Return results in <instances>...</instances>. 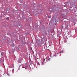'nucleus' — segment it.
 <instances>
[{
    "label": "nucleus",
    "instance_id": "nucleus-2",
    "mask_svg": "<svg viewBox=\"0 0 77 77\" xmlns=\"http://www.w3.org/2000/svg\"><path fill=\"white\" fill-rule=\"evenodd\" d=\"M51 17V16H48V18H50Z\"/></svg>",
    "mask_w": 77,
    "mask_h": 77
},
{
    "label": "nucleus",
    "instance_id": "nucleus-13",
    "mask_svg": "<svg viewBox=\"0 0 77 77\" xmlns=\"http://www.w3.org/2000/svg\"><path fill=\"white\" fill-rule=\"evenodd\" d=\"M75 31H76L77 32V30H76V29H75Z\"/></svg>",
    "mask_w": 77,
    "mask_h": 77
},
{
    "label": "nucleus",
    "instance_id": "nucleus-8",
    "mask_svg": "<svg viewBox=\"0 0 77 77\" xmlns=\"http://www.w3.org/2000/svg\"><path fill=\"white\" fill-rule=\"evenodd\" d=\"M47 32V30H45V33H46V32Z\"/></svg>",
    "mask_w": 77,
    "mask_h": 77
},
{
    "label": "nucleus",
    "instance_id": "nucleus-4",
    "mask_svg": "<svg viewBox=\"0 0 77 77\" xmlns=\"http://www.w3.org/2000/svg\"><path fill=\"white\" fill-rule=\"evenodd\" d=\"M14 44H13V45H12V47H14Z\"/></svg>",
    "mask_w": 77,
    "mask_h": 77
},
{
    "label": "nucleus",
    "instance_id": "nucleus-3",
    "mask_svg": "<svg viewBox=\"0 0 77 77\" xmlns=\"http://www.w3.org/2000/svg\"><path fill=\"white\" fill-rule=\"evenodd\" d=\"M6 19L7 20H9V17H7Z\"/></svg>",
    "mask_w": 77,
    "mask_h": 77
},
{
    "label": "nucleus",
    "instance_id": "nucleus-7",
    "mask_svg": "<svg viewBox=\"0 0 77 77\" xmlns=\"http://www.w3.org/2000/svg\"><path fill=\"white\" fill-rule=\"evenodd\" d=\"M1 55L3 57V54L2 53H1Z\"/></svg>",
    "mask_w": 77,
    "mask_h": 77
},
{
    "label": "nucleus",
    "instance_id": "nucleus-1",
    "mask_svg": "<svg viewBox=\"0 0 77 77\" xmlns=\"http://www.w3.org/2000/svg\"><path fill=\"white\" fill-rule=\"evenodd\" d=\"M75 5V2L73 0H71L70 2V6H74Z\"/></svg>",
    "mask_w": 77,
    "mask_h": 77
},
{
    "label": "nucleus",
    "instance_id": "nucleus-14",
    "mask_svg": "<svg viewBox=\"0 0 77 77\" xmlns=\"http://www.w3.org/2000/svg\"><path fill=\"white\" fill-rule=\"evenodd\" d=\"M63 21V20H61V21H62V22Z\"/></svg>",
    "mask_w": 77,
    "mask_h": 77
},
{
    "label": "nucleus",
    "instance_id": "nucleus-6",
    "mask_svg": "<svg viewBox=\"0 0 77 77\" xmlns=\"http://www.w3.org/2000/svg\"><path fill=\"white\" fill-rule=\"evenodd\" d=\"M63 51H61V52H60V53H63Z\"/></svg>",
    "mask_w": 77,
    "mask_h": 77
},
{
    "label": "nucleus",
    "instance_id": "nucleus-11",
    "mask_svg": "<svg viewBox=\"0 0 77 77\" xmlns=\"http://www.w3.org/2000/svg\"><path fill=\"white\" fill-rule=\"evenodd\" d=\"M47 35V33H45V35Z\"/></svg>",
    "mask_w": 77,
    "mask_h": 77
},
{
    "label": "nucleus",
    "instance_id": "nucleus-9",
    "mask_svg": "<svg viewBox=\"0 0 77 77\" xmlns=\"http://www.w3.org/2000/svg\"><path fill=\"white\" fill-rule=\"evenodd\" d=\"M64 17H65V16H63V17H62V18H63Z\"/></svg>",
    "mask_w": 77,
    "mask_h": 77
},
{
    "label": "nucleus",
    "instance_id": "nucleus-10",
    "mask_svg": "<svg viewBox=\"0 0 77 77\" xmlns=\"http://www.w3.org/2000/svg\"><path fill=\"white\" fill-rule=\"evenodd\" d=\"M23 68H25L26 69V67H23Z\"/></svg>",
    "mask_w": 77,
    "mask_h": 77
},
{
    "label": "nucleus",
    "instance_id": "nucleus-12",
    "mask_svg": "<svg viewBox=\"0 0 77 77\" xmlns=\"http://www.w3.org/2000/svg\"><path fill=\"white\" fill-rule=\"evenodd\" d=\"M67 27H65V28L66 29H67Z\"/></svg>",
    "mask_w": 77,
    "mask_h": 77
},
{
    "label": "nucleus",
    "instance_id": "nucleus-5",
    "mask_svg": "<svg viewBox=\"0 0 77 77\" xmlns=\"http://www.w3.org/2000/svg\"><path fill=\"white\" fill-rule=\"evenodd\" d=\"M77 8V5H76L75 6V8Z\"/></svg>",
    "mask_w": 77,
    "mask_h": 77
}]
</instances>
